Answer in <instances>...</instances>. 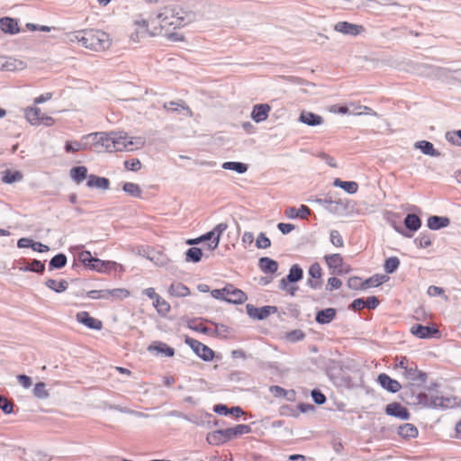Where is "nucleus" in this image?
I'll use <instances>...</instances> for the list:
<instances>
[{
    "mask_svg": "<svg viewBox=\"0 0 461 461\" xmlns=\"http://www.w3.org/2000/svg\"><path fill=\"white\" fill-rule=\"evenodd\" d=\"M189 13L178 5L171 4L161 7L158 12L148 19L141 16L132 23V31L129 34L130 41L140 43L146 37L162 35L164 32L177 30L190 23Z\"/></svg>",
    "mask_w": 461,
    "mask_h": 461,
    "instance_id": "f257e3e1",
    "label": "nucleus"
},
{
    "mask_svg": "<svg viewBox=\"0 0 461 461\" xmlns=\"http://www.w3.org/2000/svg\"><path fill=\"white\" fill-rule=\"evenodd\" d=\"M324 260L332 273L340 275L350 271V267L345 264L343 257L339 253L326 255Z\"/></svg>",
    "mask_w": 461,
    "mask_h": 461,
    "instance_id": "0eeeda50",
    "label": "nucleus"
},
{
    "mask_svg": "<svg viewBox=\"0 0 461 461\" xmlns=\"http://www.w3.org/2000/svg\"><path fill=\"white\" fill-rule=\"evenodd\" d=\"M45 269V266L42 262L37 259H33L32 263L25 267V270H29L36 273H42Z\"/></svg>",
    "mask_w": 461,
    "mask_h": 461,
    "instance_id": "680f3d73",
    "label": "nucleus"
},
{
    "mask_svg": "<svg viewBox=\"0 0 461 461\" xmlns=\"http://www.w3.org/2000/svg\"><path fill=\"white\" fill-rule=\"evenodd\" d=\"M431 394L433 397L431 398L430 408H445L450 404V399L443 397L438 391L431 389Z\"/></svg>",
    "mask_w": 461,
    "mask_h": 461,
    "instance_id": "2f4dec72",
    "label": "nucleus"
},
{
    "mask_svg": "<svg viewBox=\"0 0 461 461\" xmlns=\"http://www.w3.org/2000/svg\"><path fill=\"white\" fill-rule=\"evenodd\" d=\"M26 68V63L11 57H0V70L19 71Z\"/></svg>",
    "mask_w": 461,
    "mask_h": 461,
    "instance_id": "dca6fc26",
    "label": "nucleus"
},
{
    "mask_svg": "<svg viewBox=\"0 0 461 461\" xmlns=\"http://www.w3.org/2000/svg\"><path fill=\"white\" fill-rule=\"evenodd\" d=\"M330 242L336 248H342L344 246V240L339 230H333L330 234Z\"/></svg>",
    "mask_w": 461,
    "mask_h": 461,
    "instance_id": "5fc2aeb1",
    "label": "nucleus"
},
{
    "mask_svg": "<svg viewBox=\"0 0 461 461\" xmlns=\"http://www.w3.org/2000/svg\"><path fill=\"white\" fill-rule=\"evenodd\" d=\"M399 266H400L399 258L396 257H391L385 260V262L384 264V268L386 273L392 274L399 267Z\"/></svg>",
    "mask_w": 461,
    "mask_h": 461,
    "instance_id": "79ce46f5",
    "label": "nucleus"
},
{
    "mask_svg": "<svg viewBox=\"0 0 461 461\" xmlns=\"http://www.w3.org/2000/svg\"><path fill=\"white\" fill-rule=\"evenodd\" d=\"M107 300L110 301H123L131 296L130 290L126 288H113L106 289Z\"/></svg>",
    "mask_w": 461,
    "mask_h": 461,
    "instance_id": "bb28decb",
    "label": "nucleus"
},
{
    "mask_svg": "<svg viewBox=\"0 0 461 461\" xmlns=\"http://www.w3.org/2000/svg\"><path fill=\"white\" fill-rule=\"evenodd\" d=\"M227 229L228 224L225 222L219 223L213 228L212 231L214 232V239L209 244L210 249H215L218 248L221 236Z\"/></svg>",
    "mask_w": 461,
    "mask_h": 461,
    "instance_id": "473e14b6",
    "label": "nucleus"
},
{
    "mask_svg": "<svg viewBox=\"0 0 461 461\" xmlns=\"http://www.w3.org/2000/svg\"><path fill=\"white\" fill-rule=\"evenodd\" d=\"M388 280V277L384 275H374L371 277L364 280L365 284V290L370 287H377L386 282Z\"/></svg>",
    "mask_w": 461,
    "mask_h": 461,
    "instance_id": "e433bc0d",
    "label": "nucleus"
},
{
    "mask_svg": "<svg viewBox=\"0 0 461 461\" xmlns=\"http://www.w3.org/2000/svg\"><path fill=\"white\" fill-rule=\"evenodd\" d=\"M433 395L431 394V389H429L427 392L420 393L417 395V402L419 404L430 408L431 406V398Z\"/></svg>",
    "mask_w": 461,
    "mask_h": 461,
    "instance_id": "c03bdc74",
    "label": "nucleus"
},
{
    "mask_svg": "<svg viewBox=\"0 0 461 461\" xmlns=\"http://www.w3.org/2000/svg\"><path fill=\"white\" fill-rule=\"evenodd\" d=\"M113 136V145L114 148L113 149V152H122L133 150L134 147H142L144 145V140L140 137L133 138L130 137L124 131H112Z\"/></svg>",
    "mask_w": 461,
    "mask_h": 461,
    "instance_id": "7ed1b4c3",
    "label": "nucleus"
},
{
    "mask_svg": "<svg viewBox=\"0 0 461 461\" xmlns=\"http://www.w3.org/2000/svg\"><path fill=\"white\" fill-rule=\"evenodd\" d=\"M334 30L342 34L357 36L365 32V27L363 25L343 21L337 23L334 25Z\"/></svg>",
    "mask_w": 461,
    "mask_h": 461,
    "instance_id": "f8f14e48",
    "label": "nucleus"
},
{
    "mask_svg": "<svg viewBox=\"0 0 461 461\" xmlns=\"http://www.w3.org/2000/svg\"><path fill=\"white\" fill-rule=\"evenodd\" d=\"M76 320L91 330H100L103 329V321L92 317L88 312H79L76 315Z\"/></svg>",
    "mask_w": 461,
    "mask_h": 461,
    "instance_id": "ddd939ff",
    "label": "nucleus"
},
{
    "mask_svg": "<svg viewBox=\"0 0 461 461\" xmlns=\"http://www.w3.org/2000/svg\"><path fill=\"white\" fill-rule=\"evenodd\" d=\"M248 300V296L242 290L235 287L232 284L226 285L225 302L234 304H241Z\"/></svg>",
    "mask_w": 461,
    "mask_h": 461,
    "instance_id": "9d476101",
    "label": "nucleus"
},
{
    "mask_svg": "<svg viewBox=\"0 0 461 461\" xmlns=\"http://www.w3.org/2000/svg\"><path fill=\"white\" fill-rule=\"evenodd\" d=\"M96 258H94L90 251L88 250H83L78 254V259L80 262H82L85 266L91 268V264L94 263V260H95Z\"/></svg>",
    "mask_w": 461,
    "mask_h": 461,
    "instance_id": "603ef678",
    "label": "nucleus"
},
{
    "mask_svg": "<svg viewBox=\"0 0 461 461\" xmlns=\"http://www.w3.org/2000/svg\"><path fill=\"white\" fill-rule=\"evenodd\" d=\"M33 395L40 399H44L49 396L46 389V384L42 382L37 383L33 388Z\"/></svg>",
    "mask_w": 461,
    "mask_h": 461,
    "instance_id": "8fccbe9b",
    "label": "nucleus"
},
{
    "mask_svg": "<svg viewBox=\"0 0 461 461\" xmlns=\"http://www.w3.org/2000/svg\"><path fill=\"white\" fill-rule=\"evenodd\" d=\"M355 110L356 112L354 113V114L356 115H361V114H368V115H373V116H376V113L370 107L368 106H365V105H360V104H357L355 106Z\"/></svg>",
    "mask_w": 461,
    "mask_h": 461,
    "instance_id": "e2e57ef3",
    "label": "nucleus"
},
{
    "mask_svg": "<svg viewBox=\"0 0 461 461\" xmlns=\"http://www.w3.org/2000/svg\"><path fill=\"white\" fill-rule=\"evenodd\" d=\"M258 266H259V268L264 273H268V274L276 273L278 269L277 262L270 258H267V257L261 258L258 261Z\"/></svg>",
    "mask_w": 461,
    "mask_h": 461,
    "instance_id": "cd10ccee",
    "label": "nucleus"
},
{
    "mask_svg": "<svg viewBox=\"0 0 461 461\" xmlns=\"http://www.w3.org/2000/svg\"><path fill=\"white\" fill-rule=\"evenodd\" d=\"M202 249L196 247L190 248L186 252V260L199 262L202 258Z\"/></svg>",
    "mask_w": 461,
    "mask_h": 461,
    "instance_id": "49530a36",
    "label": "nucleus"
},
{
    "mask_svg": "<svg viewBox=\"0 0 461 461\" xmlns=\"http://www.w3.org/2000/svg\"><path fill=\"white\" fill-rule=\"evenodd\" d=\"M348 286L355 290H365L364 280L358 276H352L348 278Z\"/></svg>",
    "mask_w": 461,
    "mask_h": 461,
    "instance_id": "864d4df0",
    "label": "nucleus"
},
{
    "mask_svg": "<svg viewBox=\"0 0 461 461\" xmlns=\"http://www.w3.org/2000/svg\"><path fill=\"white\" fill-rule=\"evenodd\" d=\"M303 277V270L298 265H294L289 271L288 276H286V280L288 282H296L302 279Z\"/></svg>",
    "mask_w": 461,
    "mask_h": 461,
    "instance_id": "37998d69",
    "label": "nucleus"
},
{
    "mask_svg": "<svg viewBox=\"0 0 461 461\" xmlns=\"http://www.w3.org/2000/svg\"><path fill=\"white\" fill-rule=\"evenodd\" d=\"M117 268H120V270L123 269L122 265L114 261H104L99 258H95L94 263L91 264V269L99 273H110L111 271H116Z\"/></svg>",
    "mask_w": 461,
    "mask_h": 461,
    "instance_id": "f3484780",
    "label": "nucleus"
},
{
    "mask_svg": "<svg viewBox=\"0 0 461 461\" xmlns=\"http://www.w3.org/2000/svg\"><path fill=\"white\" fill-rule=\"evenodd\" d=\"M153 306L161 315H167L170 312V304L160 295L153 302Z\"/></svg>",
    "mask_w": 461,
    "mask_h": 461,
    "instance_id": "58836bf2",
    "label": "nucleus"
},
{
    "mask_svg": "<svg viewBox=\"0 0 461 461\" xmlns=\"http://www.w3.org/2000/svg\"><path fill=\"white\" fill-rule=\"evenodd\" d=\"M342 285V282L340 279L337 277H330L327 283V289L329 291H333L335 289H339Z\"/></svg>",
    "mask_w": 461,
    "mask_h": 461,
    "instance_id": "338daca9",
    "label": "nucleus"
},
{
    "mask_svg": "<svg viewBox=\"0 0 461 461\" xmlns=\"http://www.w3.org/2000/svg\"><path fill=\"white\" fill-rule=\"evenodd\" d=\"M394 369L401 368L403 370L402 375L406 379L414 380L420 376H424V374L418 370L417 365L411 362L407 357H395L394 358Z\"/></svg>",
    "mask_w": 461,
    "mask_h": 461,
    "instance_id": "39448f33",
    "label": "nucleus"
},
{
    "mask_svg": "<svg viewBox=\"0 0 461 461\" xmlns=\"http://www.w3.org/2000/svg\"><path fill=\"white\" fill-rule=\"evenodd\" d=\"M256 246L258 249H267L271 246V240L261 232L256 240Z\"/></svg>",
    "mask_w": 461,
    "mask_h": 461,
    "instance_id": "bf43d9fd",
    "label": "nucleus"
},
{
    "mask_svg": "<svg viewBox=\"0 0 461 461\" xmlns=\"http://www.w3.org/2000/svg\"><path fill=\"white\" fill-rule=\"evenodd\" d=\"M85 149H86V146L77 140L67 141L65 144V150L68 153L77 152V151Z\"/></svg>",
    "mask_w": 461,
    "mask_h": 461,
    "instance_id": "4d7b16f0",
    "label": "nucleus"
},
{
    "mask_svg": "<svg viewBox=\"0 0 461 461\" xmlns=\"http://www.w3.org/2000/svg\"><path fill=\"white\" fill-rule=\"evenodd\" d=\"M163 109L167 113H183L185 116L192 117L193 111L184 100L170 101L163 104Z\"/></svg>",
    "mask_w": 461,
    "mask_h": 461,
    "instance_id": "4468645a",
    "label": "nucleus"
},
{
    "mask_svg": "<svg viewBox=\"0 0 461 461\" xmlns=\"http://www.w3.org/2000/svg\"><path fill=\"white\" fill-rule=\"evenodd\" d=\"M309 275L314 279H321L322 269L319 263H314L310 267Z\"/></svg>",
    "mask_w": 461,
    "mask_h": 461,
    "instance_id": "0e129e2a",
    "label": "nucleus"
},
{
    "mask_svg": "<svg viewBox=\"0 0 461 461\" xmlns=\"http://www.w3.org/2000/svg\"><path fill=\"white\" fill-rule=\"evenodd\" d=\"M336 317V310L333 308H327L317 312L316 321L320 324H327L334 320Z\"/></svg>",
    "mask_w": 461,
    "mask_h": 461,
    "instance_id": "c85d7f7f",
    "label": "nucleus"
},
{
    "mask_svg": "<svg viewBox=\"0 0 461 461\" xmlns=\"http://www.w3.org/2000/svg\"><path fill=\"white\" fill-rule=\"evenodd\" d=\"M411 333L419 339L440 338L439 330L435 326L415 324L410 330Z\"/></svg>",
    "mask_w": 461,
    "mask_h": 461,
    "instance_id": "1a4fd4ad",
    "label": "nucleus"
},
{
    "mask_svg": "<svg viewBox=\"0 0 461 461\" xmlns=\"http://www.w3.org/2000/svg\"><path fill=\"white\" fill-rule=\"evenodd\" d=\"M251 430L250 427L246 424H239L233 428L224 429L227 441L237 438L238 436L248 434Z\"/></svg>",
    "mask_w": 461,
    "mask_h": 461,
    "instance_id": "393cba45",
    "label": "nucleus"
},
{
    "mask_svg": "<svg viewBox=\"0 0 461 461\" xmlns=\"http://www.w3.org/2000/svg\"><path fill=\"white\" fill-rule=\"evenodd\" d=\"M334 185L342 188L348 194H356L358 190V184L355 181H342L340 179H336L334 181Z\"/></svg>",
    "mask_w": 461,
    "mask_h": 461,
    "instance_id": "c9c22d12",
    "label": "nucleus"
},
{
    "mask_svg": "<svg viewBox=\"0 0 461 461\" xmlns=\"http://www.w3.org/2000/svg\"><path fill=\"white\" fill-rule=\"evenodd\" d=\"M377 382L384 389L391 393H397L402 389L401 384L386 374H380L377 377Z\"/></svg>",
    "mask_w": 461,
    "mask_h": 461,
    "instance_id": "a211bd4d",
    "label": "nucleus"
},
{
    "mask_svg": "<svg viewBox=\"0 0 461 461\" xmlns=\"http://www.w3.org/2000/svg\"><path fill=\"white\" fill-rule=\"evenodd\" d=\"M404 224L410 230L416 231L420 229L421 221L416 214H408L404 219Z\"/></svg>",
    "mask_w": 461,
    "mask_h": 461,
    "instance_id": "4c0bfd02",
    "label": "nucleus"
},
{
    "mask_svg": "<svg viewBox=\"0 0 461 461\" xmlns=\"http://www.w3.org/2000/svg\"><path fill=\"white\" fill-rule=\"evenodd\" d=\"M185 342L204 361H212L214 358L213 350L199 340L187 337Z\"/></svg>",
    "mask_w": 461,
    "mask_h": 461,
    "instance_id": "6e6552de",
    "label": "nucleus"
},
{
    "mask_svg": "<svg viewBox=\"0 0 461 461\" xmlns=\"http://www.w3.org/2000/svg\"><path fill=\"white\" fill-rule=\"evenodd\" d=\"M206 440L210 445L219 446L227 442L224 429L214 430L208 433Z\"/></svg>",
    "mask_w": 461,
    "mask_h": 461,
    "instance_id": "c756f323",
    "label": "nucleus"
},
{
    "mask_svg": "<svg viewBox=\"0 0 461 461\" xmlns=\"http://www.w3.org/2000/svg\"><path fill=\"white\" fill-rule=\"evenodd\" d=\"M168 294L174 297H186L191 294V291L181 282H173L168 288Z\"/></svg>",
    "mask_w": 461,
    "mask_h": 461,
    "instance_id": "412c9836",
    "label": "nucleus"
},
{
    "mask_svg": "<svg viewBox=\"0 0 461 461\" xmlns=\"http://www.w3.org/2000/svg\"><path fill=\"white\" fill-rule=\"evenodd\" d=\"M385 413L401 420H409L411 413L406 407L400 402H393L386 405Z\"/></svg>",
    "mask_w": 461,
    "mask_h": 461,
    "instance_id": "2eb2a0df",
    "label": "nucleus"
},
{
    "mask_svg": "<svg viewBox=\"0 0 461 461\" xmlns=\"http://www.w3.org/2000/svg\"><path fill=\"white\" fill-rule=\"evenodd\" d=\"M149 352L156 351L158 354H163L166 357H173L175 349L167 344L161 341H155L148 347Z\"/></svg>",
    "mask_w": 461,
    "mask_h": 461,
    "instance_id": "5701e85b",
    "label": "nucleus"
},
{
    "mask_svg": "<svg viewBox=\"0 0 461 461\" xmlns=\"http://www.w3.org/2000/svg\"><path fill=\"white\" fill-rule=\"evenodd\" d=\"M163 34L165 35L167 40L171 42H181L185 40V35L182 32H176V30L164 32Z\"/></svg>",
    "mask_w": 461,
    "mask_h": 461,
    "instance_id": "de8ad7c7",
    "label": "nucleus"
},
{
    "mask_svg": "<svg viewBox=\"0 0 461 461\" xmlns=\"http://www.w3.org/2000/svg\"><path fill=\"white\" fill-rule=\"evenodd\" d=\"M222 167L224 169L237 171L238 173H245L248 170V166L241 162H225Z\"/></svg>",
    "mask_w": 461,
    "mask_h": 461,
    "instance_id": "a18cd8bd",
    "label": "nucleus"
},
{
    "mask_svg": "<svg viewBox=\"0 0 461 461\" xmlns=\"http://www.w3.org/2000/svg\"><path fill=\"white\" fill-rule=\"evenodd\" d=\"M45 285L48 288L53 290L56 293H63L68 287V283L64 279L59 281L55 279H48L45 282Z\"/></svg>",
    "mask_w": 461,
    "mask_h": 461,
    "instance_id": "72a5a7b5",
    "label": "nucleus"
},
{
    "mask_svg": "<svg viewBox=\"0 0 461 461\" xmlns=\"http://www.w3.org/2000/svg\"><path fill=\"white\" fill-rule=\"evenodd\" d=\"M415 147L420 149L426 155L436 156L438 154L434 149L433 144L427 140L418 141L415 144Z\"/></svg>",
    "mask_w": 461,
    "mask_h": 461,
    "instance_id": "a19ab883",
    "label": "nucleus"
},
{
    "mask_svg": "<svg viewBox=\"0 0 461 461\" xmlns=\"http://www.w3.org/2000/svg\"><path fill=\"white\" fill-rule=\"evenodd\" d=\"M0 29L5 33L10 34H15L20 32L17 21L10 17L0 19Z\"/></svg>",
    "mask_w": 461,
    "mask_h": 461,
    "instance_id": "b1692460",
    "label": "nucleus"
},
{
    "mask_svg": "<svg viewBox=\"0 0 461 461\" xmlns=\"http://www.w3.org/2000/svg\"><path fill=\"white\" fill-rule=\"evenodd\" d=\"M246 311L250 318L255 320H264L267 318L270 314L275 313L276 312V307L267 305L258 308L253 304H247Z\"/></svg>",
    "mask_w": 461,
    "mask_h": 461,
    "instance_id": "9b49d317",
    "label": "nucleus"
},
{
    "mask_svg": "<svg viewBox=\"0 0 461 461\" xmlns=\"http://www.w3.org/2000/svg\"><path fill=\"white\" fill-rule=\"evenodd\" d=\"M124 167L130 171H139L141 168V162L138 158H131L124 161Z\"/></svg>",
    "mask_w": 461,
    "mask_h": 461,
    "instance_id": "052dcab7",
    "label": "nucleus"
},
{
    "mask_svg": "<svg viewBox=\"0 0 461 461\" xmlns=\"http://www.w3.org/2000/svg\"><path fill=\"white\" fill-rule=\"evenodd\" d=\"M70 42H77L92 51H104L112 45L110 35L98 29H84L68 34Z\"/></svg>",
    "mask_w": 461,
    "mask_h": 461,
    "instance_id": "f03ea898",
    "label": "nucleus"
},
{
    "mask_svg": "<svg viewBox=\"0 0 461 461\" xmlns=\"http://www.w3.org/2000/svg\"><path fill=\"white\" fill-rule=\"evenodd\" d=\"M122 189L124 192L129 194L130 195L140 198L141 197V189L139 185L131 182H127L123 185Z\"/></svg>",
    "mask_w": 461,
    "mask_h": 461,
    "instance_id": "ea45409f",
    "label": "nucleus"
},
{
    "mask_svg": "<svg viewBox=\"0 0 461 461\" xmlns=\"http://www.w3.org/2000/svg\"><path fill=\"white\" fill-rule=\"evenodd\" d=\"M0 409L5 414H10L14 411V403L6 397L0 395Z\"/></svg>",
    "mask_w": 461,
    "mask_h": 461,
    "instance_id": "6e6d98bb",
    "label": "nucleus"
},
{
    "mask_svg": "<svg viewBox=\"0 0 461 461\" xmlns=\"http://www.w3.org/2000/svg\"><path fill=\"white\" fill-rule=\"evenodd\" d=\"M211 295L217 300L225 301L226 285L221 289H213L211 291Z\"/></svg>",
    "mask_w": 461,
    "mask_h": 461,
    "instance_id": "774afa93",
    "label": "nucleus"
},
{
    "mask_svg": "<svg viewBox=\"0 0 461 461\" xmlns=\"http://www.w3.org/2000/svg\"><path fill=\"white\" fill-rule=\"evenodd\" d=\"M70 176L76 183L79 184L85 179H88L87 168L84 166L73 167L70 170Z\"/></svg>",
    "mask_w": 461,
    "mask_h": 461,
    "instance_id": "f704fd0d",
    "label": "nucleus"
},
{
    "mask_svg": "<svg viewBox=\"0 0 461 461\" xmlns=\"http://www.w3.org/2000/svg\"><path fill=\"white\" fill-rule=\"evenodd\" d=\"M67 264V258L64 254L54 256L50 261V268H61Z\"/></svg>",
    "mask_w": 461,
    "mask_h": 461,
    "instance_id": "09e8293b",
    "label": "nucleus"
},
{
    "mask_svg": "<svg viewBox=\"0 0 461 461\" xmlns=\"http://www.w3.org/2000/svg\"><path fill=\"white\" fill-rule=\"evenodd\" d=\"M397 433L403 439H411L418 437L419 430L415 425L404 423L398 427Z\"/></svg>",
    "mask_w": 461,
    "mask_h": 461,
    "instance_id": "aec40b11",
    "label": "nucleus"
},
{
    "mask_svg": "<svg viewBox=\"0 0 461 461\" xmlns=\"http://www.w3.org/2000/svg\"><path fill=\"white\" fill-rule=\"evenodd\" d=\"M24 116L32 125L52 126L55 123V120L51 116L46 115L36 106L27 107L24 110Z\"/></svg>",
    "mask_w": 461,
    "mask_h": 461,
    "instance_id": "423d86ee",
    "label": "nucleus"
},
{
    "mask_svg": "<svg viewBox=\"0 0 461 461\" xmlns=\"http://www.w3.org/2000/svg\"><path fill=\"white\" fill-rule=\"evenodd\" d=\"M86 297L93 300H107L106 289L88 291Z\"/></svg>",
    "mask_w": 461,
    "mask_h": 461,
    "instance_id": "13d9d810",
    "label": "nucleus"
},
{
    "mask_svg": "<svg viewBox=\"0 0 461 461\" xmlns=\"http://www.w3.org/2000/svg\"><path fill=\"white\" fill-rule=\"evenodd\" d=\"M84 139L91 140V146L94 151L101 152H113L114 146L113 145V136L111 132H94L83 137Z\"/></svg>",
    "mask_w": 461,
    "mask_h": 461,
    "instance_id": "20e7f679",
    "label": "nucleus"
},
{
    "mask_svg": "<svg viewBox=\"0 0 461 461\" xmlns=\"http://www.w3.org/2000/svg\"><path fill=\"white\" fill-rule=\"evenodd\" d=\"M86 185L90 188L95 187L107 190L110 186V181L106 177L90 175L88 176Z\"/></svg>",
    "mask_w": 461,
    "mask_h": 461,
    "instance_id": "a878e982",
    "label": "nucleus"
},
{
    "mask_svg": "<svg viewBox=\"0 0 461 461\" xmlns=\"http://www.w3.org/2000/svg\"><path fill=\"white\" fill-rule=\"evenodd\" d=\"M271 107L267 104L254 105L251 112V118L256 122H261L267 119Z\"/></svg>",
    "mask_w": 461,
    "mask_h": 461,
    "instance_id": "6ab92c4d",
    "label": "nucleus"
},
{
    "mask_svg": "<svg viewBox=\"0 0 461 461\" xmlns=\"http://www.w3.org/2000/svg\"><path fill=\"white\" fill-rule=\"evenodd\" d=\"M299 121L309 126H317L323 122V118L312 112L303 111L300 114Z\"/></svg>",
    "mask_w": 461,
    "mask_h": 461,
    "instance_id": "4be33fe9",
    "label": "nucleus"
},
{
    "mask_svg": "<svg viewBox=\"0 0 461 461\" xmlns=\"http://www.w3.org/2000/svg\"><path fill=\"white\" fill-rule=\"evenodd\" d=\"M23 178V175L19 171H6L3 176V181L6 184H12L20 181Z\"/></svg>",
    "mask_w": 461,
    "mask_h": 461,
    "instance_id": "3c124183",
    "label": "nucleus"
},
{
    "mask_svg": "<svg viewBox=\"0 0 461 461\" xmlns=\"http://www.w3.org/2000/svg\"><path fill=\"white\" fill-rule=\"evenodd\" d=\"M280 289L285 291L290 295H294L297 287L290 285L289 282L285 278H282L279 283Z\"/></svg>",
    "mask_w": 461,
    "mask_h": 461,
    "instance_id": "69168bd1",
    "label": "nucleus"
},
{
    "mask_svg": "<svg viewBox=\"0 0 461 461\" xmlns=\"http://www.w3.org/2000/svg\"><path fill=\"white\" fill-rule=\"evenodd\" d=\"M450 220L447 217L430 216L428 219V227L431 230H438L448 226Z\"/></svg>",
    "mask_w": 461,
    "mask_h": 461,
    "instance_id": "7c9ffc66",
    "label": "nucleus"
}]
</instances>
